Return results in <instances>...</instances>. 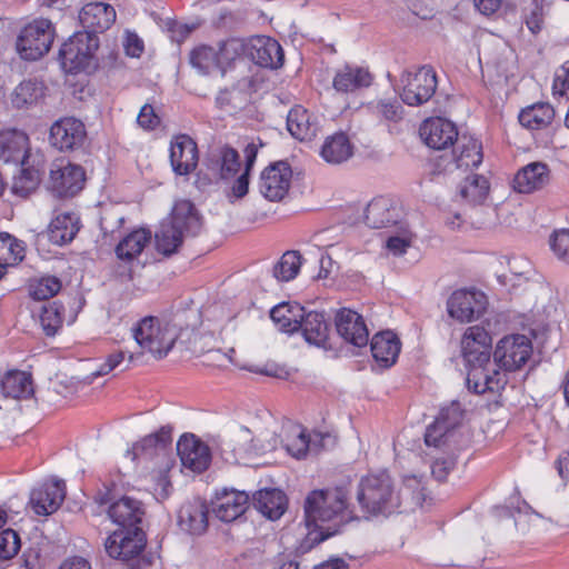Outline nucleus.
<instances>
[{"label": "nucleus", "mask_w": 569, "mask_h": 569, "mask_svg": "<svg viewBox=\"0 0 569 569\" xmlns=\"http://www.w3.org/2000/svg\"><path fill=\"white\" fill-rule=\"evenodd\" d=\"M461 420L458 406L442 409L436 421L427 428L425 442L427 446L452 448L456 442V427Z\"/></svg>", "instance_id": "ddd939ff"}, {"label": "nucleus", "mask_w": 569, "mask_h": 569, "mask_svg": "<svg viewBox=\"0 0 569 569\" xmlns=\"http://www.w3.org/2000/svg\"><path fill=\"white\" fill-rule=\"evenodd\" d=\"M151 240V232L140 228L126 236L116 247V254L120 260L132 261Z\"/></svg>", "instance_id": "37998d69"}, {"label": "nucleus", "mask_w": 569, "mask_h": 569, "mask_svg": "<svg viewBox=\"0 0 569 569\" xmlns=\"http://www.w3.org/2000/svg\"><path fill=\"white\" fill-rule=\"evenodd\" d=\"M171 442V430L162 427L158 432L151 433L134 443L127 450V456L134 461L142 456L152 457L158 451H163Z\"/></svg>", "instance_id": "58836bf2"}, {"label": "nucleus", "mask_w": 569, "mask_h": 569, "mask_svg": "<svg viewBox=\"0 0 569 569\" xmlns=\"http://www.w3.org/2000/svg\"><path fill=\"white\" fill-rule=\"evenodd\" d=\"M320 154L326 162L339 164L352 157L353 146L346 133L337 132L325 140Z\"/></svg>", "instance_id": "e433bc0d"}, {"label": "nucleus", "mask_w": 569, "mask_h": 569, "mask_svg": "<svg viewBox=\"0 0 569 569\" xmlns=\"http://www.w3.org/2000/svg\"><path fill=\"white\" fill-rule=\"evenodd\" d=\"M80 229V219L74 212L59 213L48 227V237L53 244L62 246L72 241Z\"/></svg>", "instance_id": "72a5a7b5"}, {"label": "nucleus", "mask_w": 569, "mask_h": 569, "mask_svg": "<svg viewBox=\"0 0 569 569\" xmlns=\"http://www.w3.org/2000/svg\"><path fill=\"white\" fill-rule=\"evenodd\" d=\"M99 38L93 33L74 32L60 48L62 69L68 73L90 72L97 67Z\"/></svg>", "instance_id": "423d86ee"}, {"label": "nucleus", "mask_w": 569, "mask_h": 569, "mask_svg": "<svg viewBox=\"0 0 569 569\" xmlns=\"http://www.w3.org/2000/svg\"><path fill=\"white\" fill-rule=\"evenodd\" d=\"M170 224L184 236H198L202 229V218L194 204L189 200H178L171 211Z\"/></svg>", "instance_id": "bb28decb"}, {"label": "nucleus", "mask_w": 569, "mask_h": 569, "mask_svg": "<svg viewBox=\"0 0 569 569\" xmlns=\"http://www.w3.org/2000/svg\"><path fill=\"white\" fill-rule=\"evenodd\" d=\"M124 51L132 58H138L143 52V41L134 32H127L123 42Z\"/></svg>", "instance_id": "69168bd1"}, {"label": "nucleus", "mask_w": 569, "mask_h": 569, "mask_svg": "<svg viewBox=\"0 0 569 569\" xmlns=\"http://www.w3.org/2000/svg\"><path fill=\"white\" fill-rule=\"evenodd\" d=\"M489 193L488 180L479 174L468 176L459 186L458 194L462 201L477 206L483 203Z\"/></svg>", "instance_id": "c03bdc74"}, {"label": "nucleus", "mask_w": 569, "mask_h": 569, "mask_svg": "<svg viewBox=\"0 0 569 569\" xmlns=\"http://www.w3.org/2000/svg\"><path fill=\"white\" fill-rule=\"evenodd\" d=\"M208 513L209 509L204 502H189L179 511V525L191 535H201L208 527Z\"/></svg>", "instance_id": "f704fd0d"}, {"label": "nucleus", "mask_w": 569, "mask_h": 569, "mask_svg": "<svg viewBox=\"0 0 569 569\" xmlns=\"http://www.w3.org/2000/svg\"><path fill=\"white\" fill-rule=\"evenodd\" d=\"M336 329L338 335L355 347L368 343L369 331L363 318L356 311L343 308L336 315Z\"/></svg>", "instance_id": "6ab92c4d"}, {"label": "nucleus", "mask_w": 569, "mask_h": 569, "mask_svg": "<svg viewBox=\"0 0 569 569\" xmlns=\"http://www.w3.org/2000/svg\"><path fill=\"white\" fill-rule=\"evenodd\" d=\"M82 32L98 34L108 30L116 21L114 8L104 2H90L79 12Z\"/></svg>", "instance_id": "aec40b11"}, {"label": "nucleus", "mask_w": 569, "mask_h": 569, "mask_svg": "<svg viewBox=\"0 0 569 569\" xmlns=\"http://www.w3.org/2000/svg\"><path fill=\"white\" fill-rule=\"evenodd\" d=\"M253 506L266 518L277 520L286 511L287 498L279 489H263L253 496Z\"/></svg>", "instance_id": "c9c22d12"}, {"label": "nucleus", "mask_w": 569, "mask_h": 569, "mask_svg": "<svg viewBox=\"0 0 569 569\" xmlns=\"http://www.w3.org/2000/svg\"><path fill=\"white\" fill-rule=\"evenodd\" d=\"M59 569H91V565L82 557H73L64 560Z\"/></svg>", "instance_id": "774afa93"}, {"label": "nucleus", "mask_w": 569, "mask_h": 569, "mask_svg": "<svg viewBox=\"0 0 569 569\" xmlns=\"http://www.w3.org/2000/svg\"><path fill=\"white\" fill-rule=\"evenodd\" d=\"M292 436L293 439L291 441L287 440L283 448L290 456L300 459L306 456L312 441L300 428H293Z\"/></svg>", "instance_id": "4d7b16f0"}, {"label": "nucleus", "mask_w": 569, "mask_h": 569, "mask_svg": "<svg viewBox=\"0 0 569 569\" xmlns=\"http://www.w3.org/2000/svg\"><path fill=\"white\" fill-rule=\"evenodd\" d=\"M66 498V483L63 480L52 479L34 488L30 493V505L39 516L56 512Z\"/></svg>", "instance_id": "dca6fc26"}, {"label": "nucleus", "mask_w": 569, "mask_h": 569, "mask_svg": "<svg viewBox=\"0 0 569 569\" xmlns=\"http://www.w3.org/2000/svg\"><path fill=\"white\" fill-rule=\"evenodd\" d=\"M371 82L372 76L367 69L347 64L336 72L332 84L337 92L349 93L367 88Z\"/></svg>", "instance_id": "c756f323"}, {"label": "nucleus", "mask_w": 569, "mask_h": 569, "mask_svg": "<svg viewBox=\"0 0 569 569\" xmlns=\"http://www.w3.org/2000/svg\"><path fill=\"white\" fill-rule=\"evenodd\" d=\"M216 51L220 64V70H223L242 53L247 54V43L240 39L232 38L222 42L219 46V49Z\"/></svg>", "instance_id": "603ef678"}, {"label": "nucleus", "mask_w": 569, "mask_h": 569, "mask_svg": "<svg viewBox=\"0 0 569 569\" xmlns=\"http://www.w3.org/2000/svg\"><path fill=\"white\" fill-rule=\"evenodd\" d=\"M249 508V495L246 491L223 489L213 502L214 516L223 522L241 518Z\"/></svg>", "instance_id": "4be33fe9"}, {"label": "nucleus", "mask_w": 569, "mask_h": 569, "mask_svg": "<svg viewBox=\"0 0 569 569\" xmlns=\"http://www.w3.org/2000/svg\"><path fill=\"white\" fill-rule=\"evenodd\" d=\"M126 353L123 351H117L108 356L104 363H102L98 370L93 371L90 376L84 378L87 383H91L94 378L108 375L112 370L117 369L124 361Z\"/></svg>", "instance_id": "052dcab7"}, {"label": "nucleus", "mask_w": 569, "mask_h": 569, "mask_svg": "<svg viewBox=\"0 0 569 569\" xmlns=\"http://www.w3.org/2000/svg\"><path fill=\"white\" fill-rule=\"evenodd\" d=\"M86 182V172L79 164L56 161L50 167L48 189L58 198H71L79 193Z\"/></svg>", "instance_id": "9b49d317"}, {"label": "nucleus", "mask_w": 569, "mask_h": 569, "mask_svg": "<svg viewBox=\"0 0 569 569\" xmlns=\"http://www.w3.org/2000/svg\"><path fill=\"white\" fill-rule=\"evenodd\" d=\"M108 516L119 529H136L142 528L146 511L140 500L124 496L109 506Z\"/></svg>", "instance_id": "a211bd4d"}, {"label": "nucleus", "mask_w": 569, "mask_h": 569, "mask_svg": "<svg viewBox=\"0 0 569 569\" xmlns=\"http://www.w3.org/2000/svg\"><path fill=\"white\" fill-rule=\"evenodd\" d=\"M84 138V124L74 118L60 119L50 128V142L60 151L73 150L81 147Z\"/></svg>", "instance_id": "f3484780"}, {"label": "nucleus", "mask_w": 569, "mask_h": 569, "mask_svg": "<svg viewBox=\"0 0 569 569\" xmlns=\"http://www.w3.org/2000/svg\"><path fill=\"white\" fill-rule=\"evenodd\" d=\"M291 178L292 171L287 162L272 163L260 174L259 191L270 201H280L289 190Z\"/></svg>", "instance_id": "4468645a"}, {"label": "nucleus", "mask_w": 569, "mask_h": 569, "mask_svg": "<svg viewBox=\"0 0 569 569\" xmlns=\"http://www.w3.org/2000/svg\"><path fill=\"white\" fill-rule=\"evenodd\" d=\"M54 28L48 19H36L20 32L17 49L21 58L34 61L46 54L53 42Z\"/></svg>", "instance_id": "6e6552de"}, {"label": "nucleus", "mask_w": 569, "mask_h": 569, "mask_svg": "<svg viewBox=\"0 0 569 569\" xmlns=\"http://www.w3.org/2000/svg\"><path fill=\"white\" fill-rule=\"evenodd\" d=\"M278 443L279 439L274 433L266 435L264 440H254L247 427H239L222 442L221 452L226 461L240 462L252 456H261L273 451Z\"/></svg>", "instance_id": "0eeeda50"}, {"label": "nucleus", "mask_w": 569, "mask_h": 569, "mask_svg": "<svg viewBox=\"0 0 569 569\" xmlns=\"http://www.w3.org/2000/svg\"><path fill=\"white\" fill-rule=\"evenodd\" d=\"M411 246V236L408 231H403L400 236H391L388 238L386 247L393 256L406 253Z\"/></svg>", "instance_id": "e2e57ef3"}, {"label": "nucleus", "mask_w": 569, "mask_h": 569, "mask_svg": "<svg viewBox=\"0 0 569 569\" xmlns=\"http://www.w3.org/2000/svg\"><path fill=\"white\" fill-rule=\"evenodd\" d=\"M425 500L423 487L416 476L406 477L401 488L387 471L370 473L361 478L357 501L362 517L406 512L421 506Z\"/></svg>", "instance_id": "f257e3e1"}, {"label": "nucleus", "mask_w": 569, "mask_h": 569, "mask_svg": "<svg viewBox=\"0 0 569 569\" xmlns=\"http://www.w3.org/2000/svg\"><path fill=\"white\" fill-rule=\"evenodd\" d=\"M420 136L428 147L437 150L446 149L459 139L456 126L439 117L426 120L420 127Z\"/></svg>", "instance_id": "5701e85b"}, {"label": "nucleus", "mask_w": 569, "mask_h": 569, "mask_svg": "<svg viewBox=\"0 0 569 569\" xmlns=\"http://www.w3.org/2000/svg\"><path fill=\"white\" fill-rule=\"evenodd\" d=\"M287 129L293 138L306 141L317 136L319 126L307 109L296 106L287 116Z\"/></svg>", "instance_id": "473e14b6"}, {"label": "nucleus", "mask_w": 569, "mask_h": 569, "mask_svg": "<svg viewBox=\"0 0 569 569\" xmlns=\"http://www.w3.org/2000/svg\"><path fill=\"white\" fill-rule=\"evenodd\" d=\"M487 297L476 289L456 290L447 301V310L451 318L460 322H471L486 309Z\"/></svg>", "instance_id": "f8f14e48"}, {"label": "nucleus", "mask_w": 569, "mask_h": 569, "mask_svg": "<svg viewBox=\"0 0 569 569\" xmlns=\"http://www.w3.org/2000/svg\"><path fill=\"white\" fill-rule=\"evenodd\" d=\"M347 495L342 488L321 489L311 491L305 501V523L309 530L301 547L309 550L329 538L332 532L319 530V522L339 519L349 522L358 516L349 510L346 503Z\"/></svg>", "instance_id": "7ed1b4c3"}, {"label": "nucleus", "mask_w": 569, "mask_h": 569, "mask_svg": "<svg viewBox=\"0 0 569 569\" xmlns=\"http://www.w3.org/2000/svg\"><path fill=\"white\" fill-rule=\"evenodd\" d=\"M401 83L400 98L409 107H419L428 102L438 87L437 74L430 67H422L416 72L405 71Z\"/></svg>", "instance_id": "1a4fd4ad"}, {"label": "nucleus", "mask_w": 569, "mask_h": 569, "mask_svg": "<svg viewBox=\"0 0 569 569\" xmlns=\"http://www.w3.org/2000/svg\"><path fill=\"white\" fill-rule=\"evenodd\" d=\"M61 289V281L54 276L32 279L29 283V295L34 300H47Z\"/></svg>", "instance_id": "8fccbe9b"}, {"label": "nucleus", "mask_w": 569, "mask_h": 569, "mask_svg": "<svg viewBox=\"0 0 569 569\" xmlns=\"http://www.w3.org/2000/svg\"><path fill=\"white\" fill-rule=\"evenodd\" d=\"M299 329L309 345L326 348L329 337V325L322 312L303 311Z\"/></svg>", "instance_id": "2f4dec72"}, {"label": "nucleus", "mask_w": 569, "mask_h": 569, "mask_svg": "<svg viewBox=\"0 0 569 569\" xmlns=\"http://www.w3.org/2000/svg\"><path fill=\"white\" fill-rule=\"evenodd\" d=\"M180 326L174 320L146 317L132 329L136 342L158 359L166 357L180 336Z\"/></svg>", "instance_id": "39448f33"}, {"label": "nucleus", "mask_w": 569, "mask_h": 569, "mask_svg": "<svg viewBox=\"0 0 569 569\" xmlns=\"http://www.w3.org/2000/svg\"><path fill=\"white\" fill-rule=\"evenodd\" d=\"M28 153L29 138L26 132L18 129L0 131V160L26 166Z\"/></svg>", "instance_id": "b1692460"}, {"label": "nucleus", "mask_w": 569, "mask_h": 569, "mask_svg": "<svg viewBox=\"0 0 569 569\" xmlns=\"http://www.w3.org/2000/svg\"><path fill=\"white\" fill-rule=\"evenodd\" d=\"M399 219L400 212L398 207L388 198H375L365 210V222L373 229L396 224Z\"/></svg>", "instance_id": "cd10ccee"}, {"label": "nucleus", "mask_w": 569, "mask_h": 569, "mask_svg": "<svg viewBox=\"0 0 569 569\" xmlns=\"http://www.w3.org/2000/svg\"><path fill=\"white\" fill-rule=\"evenodd\" d=\"M370 110L380 121L398 123L403 119L405 110L397 98H381L370 103Z\"/></svg>", "instance_id": "49530a36"}, {"label": "nucleus", "mask_w": 569, "mask_h": 569, "mask_svg": "<svg viewBox=\"0 0 569 569\" xmlns=\"http://www.w3.org/2000/svg\"><path fill=\"white\" fill-rule=\"evenodd\" d=\"M22 170L18 177L14 178L12 183V191L16 194L26 197L36 188L40 182V173L34 168L22 166Z\"/></svg>", "instance_id": "864d4df0"}, {"label": "nucleus", "mask_w": 569, "mask_h": 569, "mask_svg": "<svg viewBox=\"0 0 569 569\" xmlns=\"http://www.w3.org/2000/svg\"><path fill=\"white\" fill-rule=\"evenodd\" d=\"M247 56L262 68L278 69L283 64L284 54L280 43L267 36H256L247 42Z\"/></svg>", "instance_id": "2eb2a0df"}, {"label": "nucleus", "mask_w": 569, "mask_h": 569, "mask_svg": "<svg viewBox=\"0 0 569 569\" xmlns=\"http://www.w3.org/2000/svg\"><path fill=\"white\" fill-rule=\"evenodd\" d=\"M370 348L373 359L381 367L389 368L396 362L401 343L396 333L387 330L372 337Z\"/></svg>", "instance_id": "7c9ffc66"}, {"label": "nucleus", "mask_w": 569, "mask_h": 569, "mask_svg": "<svg viewBox=\"0 0 569 569\" xmlns=\"http://www.w3.org/2000/svg\"><path fill=\"white\" fill-rule=\"evenodd\" d=\"M453 152V163L457 169L468 170L478 167L482 161L481 144L472 137H461Z\"/></svg>", "instance_id": "ea45409f"}, {"label": "nucleus", "mask_w": 569, "mask_h": 569, "mask_svg": "<svg viewBox=\"0 0 569 569\" xmlns=\"http://www.w3.org/2000/svg\"><path fill=\"white\" fill-rule=\"evenodd\" d=\"M43 97V86L36 80L22 81L12 93V104L16 108H27L37 103Z\"/></svg>", "instance_id": "de8ad7c7"}, {"label": "nucleus", "mask_w": 569, "mask_h": 569, "mask_svg": "<svg viewBox=\"0 0 569 569\" xmlns=\"http://www.w3.org/2000/svg\"><path fill=\"white\" fill-rule=\"evenodd\" d=\"M249 188V172H244L234 181L232 186V196L237 199L244 197Z\"/></svg>", "instance_id": "338daca9"}, {"label": "nucleus", "mask_w": 569, "mask_h": 569, "mask_svg": "<svg viewBox=\"0 0 569 569\" xmlns=\"http://www.w3.org/2000/svg\"><path fill=\"white\" fill-rule=\"evenodd\" d=\"M549 244L556 258L569 264V229L553 231Z\"/></svg>", "instance_id": "6e6d98bb"}, {"label": "nucleus", "mask_w": 569, "mask_h": 569, "mask_svg": "<svg viewBox=\"0 0 569 569\" xmlns=\"http://www.w3.org/2000/svg\"><path fill=\"white\" fill-rule=\"evenodd\" d=\"M531 353L532 343L527 336H506L497 343L492 363L499 371H516L529 360Z\"/></svg>", "instance_id": "9d476101"}, {"label": "nucleus", "mask_w": 569, "mask_h": 569, "mask_svg": "<svg viewBox=\"0 0 569 569\" xmlns=\"http://www.w3.org/2000/svg\"><path fill=\"white\" fill-rule=\"evenodd\" d=\"M21 542L17 531L6 529L0 532V559L9 560L20 550Z\"/></svg>", "instance_id": "13d9d810"}, {"label": "nucleus", "mask_w": 569, "mask_h": 569, "mask_svg": "<svg viewBox=\"0 0 569 569\" xmlns=\"http://www.w3.org/2000/svg\"><path fill=\"white\" fill-rule=\"evenodd\" d=\"M549 168L543 162H531L521 168L513 178V189L519 193H531L549 182Z\"/></svg>", "instance_id": "c85d7f7f"}, {"label": "nucleus", "mask_w": 569, "mask_h": 569, "mask_svg": "<svg viewBox=\"0 0 569 569\" xmlns=\"http://www.w3.org/2000/svg\"><path fill=\"white\" fill-rule=\"evenodd\" d=\"M137 122L141 128L151 130L160 123V119L156 114L153 107L147 103L141 107Z\"/></svg>", "instance_id": "0e129e2a"}, {"label": "nucleus", "mask_w": 569, "mask_h": 569, "mask_svg": "<svg viewBox=\"0 0 569 569\" xmlns=\"http://www.w3.org/2000/svg\"><path fill=\"white\" fill-rule=\"evenodd\" d=\"M206 164L213 178L229 179L240 169L239 153L229 146H221L209 151Z\"/></svg>", "instance_id": "a878e982"}, {"label": "nucleus", "mask_w": 569, "mask_h": 569, "mask_svg": "<svg viewBox=\"0 0 569 569\" xmlns=\"http://www.w3.org/2000/svg\"><path fill=\"white\" fill-rule=\"evenodd\" d=\"M190 62L201 73H210L214 69H220L217 51L211 47H200L193 50Z\"/></svg>", "instance_id": "3c124183"}, {"label": "nucleus", "mask_w": 569, "mask_h": 569, "mask_svg": "<svg viewBox=\"0 0 569 569\" xmlns=\"http://www.w3.org/2000/svg\"><path fill=\"white\" fill-rule=\"evenodd\" d=\"M182 239L181 231L174 229L168 221L162 222L154 234L156 248L163 256L173 254L181 246Z\"/></svg>", "instance_id": "a18cd8bd"}, {"label": "nucleus", "mask_w": 569, "mask_h": 569, "mask_svg": "<svg viewBox=\"0 0 569 569\" xmlns=\"http://www.w3.org/2000/svg\"><path fill=\"white\" fill-rule=\"evenodd\" d=\"M147 536L142 528L118 529L104 541L109 557L120 561L128 569H148L151 558L146 556Z\"/></svg>", "instance_id": "20e7f679"}, {"label": "nucleus", "mask_w": 569, "mask_h": 569, "mask_svg": "<svg viewBox=\"0 0 569 569\" xmlns=\"http://www.w3.org/2000/svg\"><path fill=\"white\" fill-rule=\"evenodd\" d=\"M555 110L549 103L539 102L521 110L519 122L529 130H541L551 124Z\"/></svg>", "instance_id": "a19ab883"}, {"label": "nucleus", "mask_w": 569, "mask_h": 569, "mask_svg": "<svg viewBox=\"0 0 569 569\" xmlns=\"http://www.w3.org/2000/svg\"><path fill=\"white\" fill-rule=\"evenodd\" d=\"M216 101L220 108L230 107L236 110L241 108L246 102V93L236 87H232L231 89H223L217 94Z\"/></svg>", "instance_id": "bf43d9fd"}, {"label": "nucleus", "mask_w": 569, "mask_h": 569, "mask_svg": "<svg viewBox=\"0 0 569 569\" xmlns=\"http://www.w3.org/2000/svg\"><path fill=\"white\" fill-rule=\"evenodd\" d=\"M303 311L305 308L297 302H282L271 309L270 318L278 326L280 331L292 333L299 330Z\"/></svg>", "instance_id": "4c0bfd02"}, {"label": "nucleus", "mask_w": 569, "mask_h": 569, "mask_svg": "<svg viewBox=\"0 0 569 569\" xmlns=\"http://www.w3.org/2000/svg\"><path fill=\"white\" fill-rule=\"evenodd\" d=\"M63 313L56 303L46 306L42 308L40 315V323L48 337H52L57 333L58 329L62 326Z\"/></svg>", "instance_id": "5fc2aeb1"}, {"label": "nucleus", "mask_w": 569, "mask_h": 569, "mask_svg": "<svg viewBox=\"0 0 569 569\" xmlns=\"http://www.w3.org/2000/svg\"><path fill=\"white\" fill-rule=\"evenodd\" d=\"M455 466L456 458L453 455L437 457L431 465V473L438 481H443L447 479Z\"/></svg>", "instance_id": "680f3d73"}, {"label": "nucleus", "mask_w": 569, "mask_h": 569, "mask_svg": "<svg viewBox=\"0 0 569 569\" xmlns=\"http://www.w3.org/2000/svg\"><path fill=\"white\" fill-rule=\"evenodd\" d=\"M177 451L183 467L196 472L204 471L211 460L209 447L193 435H184L177 443Z\"/></svg>", "instance_id": "412c9836"}, {"label": "nucleus", "mask_w": 569, "mask_h": 569, "mask_svg": "<svg viewBox=\"0 0 569 569\" xmlns=\"http://www.w3.org/2000/svg\"><path fill=\"white\" fill-rule=\"evenodd\" d=\"M491 337L480 326L469 327L461 340L462 356L467 365L468 389L477 395L499 391L507 383L506 373L490 360Z\"/></svg>", "instance_id": "f03ea898"}, {"label": "nucleus", "mask_w": 569, "mask_h": 569, "mask_svg": "<svg viewBox=\"0 0 569 569\" xmlns=\"http://www.w3.org/2000/svg\"><path fill=\"white\" fill-rule=\"evenodd\" d=\"M170 162L177 174H189L198 163L197 143L187 134L177 136L171 142Z\"/></svg>", "instance_id": "393cba45"}, {"label": "nucleus", "mask_w": 569, "mask_h": 569, "mask_svg": "<svg viewBox=\"0 0 569 569\" xmlns=\"http://www.w3.org/2000/svg\"><path fill=\"white\" fill-rule=\"evenodd\" d=\"M302 264V257L298 251H287L273 266V277L278 281H290L297 277Z\"/></svg>", "instance_id": "09e8293b"}, {"label": "nucleus", "mask_w": 569, "mask_h": 569, "mask_svg": "<svg viewBox=\"0 0 569 569\" xmlns=\"http://www.w3.org/2000/svg\"><path fill=\"white\" fill-rule=\"evenodd\" d=\"M1 389L6 397L26 399L33 393L31 375L12 370L1 380Z\"/></svg>", "instance_id": "79ce46f5"}]
</instances>
